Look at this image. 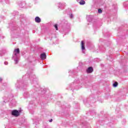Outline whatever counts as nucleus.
<instances>
[{
	"label": "nucleus",
	"instance_id": "1",
	"mask_svg": "<svg viewBox=\"0 0 128 128\" xmlns=\"http://www.w3.org/2000/svg\"><path fill=\"white\" fill-rule=\"evenodd\" d=\"M28 86V84L26 80H24V81L22 80H18L17 81V82L15 85L17 90H20L22 88L24 89L26 88V86Z\"/></svg>",
	"mask_w": 128,
	"mask_h": 128
},
{
	"label": "nucleus",
	"instance_id": "2",
	"mask_svg": "<svg viewBox=\"0 0 128 128\" xmlns=\"http://www.w3.org/2000/svg\"><path fill=\"white\" fill-rule=\"evenodd\" d=\"M29 78L32 84H33L34 86H36V88L35 90L38 92V79L36 77V75L32 74L30 75Z\"/></svg>",
	"mask_w": 128,
	"mask_h": 128
},
{
	"label": "nucleus",
	"instance_id": "3",
	"mask_svg": "<svg viewBox=\"0 0 128 128\" xmlns=\"http://www.w3.org/2000/svg\"><path fill=\"white\" fill-rule=\"evenodd\" d=\"M70 24L68 23L67 21H65L63 24V32H65V34L68 33L70 30Z\"/></svg>",
	"mask_w": 128,
	"mask_h": 128
},
{
	"label": "nucleus",
	"instance_id": "4",
	"mask_svg": "<svg viewBox=\"0 0 128 128\" xmlns=\"http://www.w3.org/2000/svg\"><path fill=\"white\" fill-rule=\"evenodd\" d=\"M20 112H22V110H14L11 111L12 116H18L20 114Z\"/></svg>",
	"mask_w": 128,
	"mask_h": 128
},
{
	"label": "nucleus",
	"instance_id": "5",
	"mask_svg": "<svg viewBox=\"0 0 128 128\" xmlns=\"http://www.w3.org/2000/svg\"><path fill=\"white\" fill-rule=\"evenodd\" d=\"M80 84V80H77L76 81H74V82L71 84L70 88H74L76 89L75 86H76V84Z\"/></svg>",
	"mask_w": 128,
	"mask_h": 128
},
{
	"label": "nucleus",
	"instance_id": "6",
	"mask_svg": "<svg viewBox=\"0 0 128 128\" xmlns=\"http://www.w3.org/2000/svg\"><path fill=\"white\" fill-rule=\"evenodd\" d=\"M8 52V50H6V48H2V50H0V56H2L4 54H6Z\"/></svg>",
	"mask_w": 128,
	"mask_h": 128
},
{
	"label": "nucleus",
	"instance_id": "7",
	"mask_svg": "<svg viewBox=\"0 0 128 128\" xmlns=\"http://www.w3.org/2000/svg\"><path fill=\"white\" fill-rule=\"evenodd\" d=\"M19 54H20V48H17L14 50L13 56H20Z\"/></svg>",
	"mask_w": 128,
	"mask_h": 128
},
{
	"label": "nucleus",
	"instance_id": "8",
	"mask_svg": "<svg viewBox=\"0 0 128 128\" xmlns=\"http://www.w3.org/2000/svg\"><path fill=\"white\" fill-rule=\"evenodd\" d=\"M81 48L82 52L86 54V47L84 46V41H82L81 42Z\"/></svg>",
	"mask_w": 128,
	"mask_h": 128
},
{
	"label": "nucleus",
	"instance_id": "9",
	"mask_svg": "<svg viewBox=\"0 0 128 128\" xmlns=\"http://www.w3.org/2000/svg\"><path fill=\"white\" fill-rule=\"evenodd\" d=\"M18 58H20V56H12V59L14 60L16 64H18Z\"/></svg>",
	"mask_w": 128,
	"mask_h": 128
},
{
	"label": "nucleus",
	"instance_id": "10",
	"mask_svg": "<svg viewBox=\"0 0 128 128\" xmlns=\"http://www.w3.org/2000/svg\"><path fill=\"white\" fill-rule=\"evenodd\" d=\"M40 58L41 60H44L46 58V54L45 52H43L40 54Z\"/></svg>",
	"mask_w": 128,
	"mask_h": 128
},
{
	"label": "nucleus",
	"instance_id": "11",
	"mask_svg": "<svg viewBox=\"0 0 128 128\" xmlns=\"http://www.w3.org/2000/svg\"><path fill=\"white\" fill-rule=\"evenodd\" d=\"M58 8L60 10H64V4L59 2L58 3Z\"/></svg>",
	"mask_w": 128,
	"mask_h": 128
},
{
	"label": "nucleus",
	"instance_id": "12",
	"mask_svg": "<svg viewBox=\"0 0 128 128\" xmlns=\"http://www.w3.org/2000/svg\"><path fill=\"white\" fill-rule=\"evenodd\" d=\"M68 73L70 74L69 76H73L74 74H76V72L75 70L69 71Z\"/></svg>",
	"mask_w": 128,
	"mask_h": 128
},
{
	"label": "nucleus",
	"instance_id": "13",
	"mask_svg": "<svg viewBox=\"0 0 128 128\" xmlns=\"http://www.w3.org/2000/svg\"><path fill=\"white\" fill-rule=\"evenodd\" d=\"M94 72V68L92 67H89L86 70V72L88 74H90Z\"/></svg>",
	"mask_w": 128,
	"mask_h": 128
},
{
	"label": "nucleus",
	"instance_id": "14",
	"mask_svg": "<svg viewBox=\"0 0 128 128\" xmlns=\"http://www.w3.org/2000/svg\"><path fill=\"white\" fill-rule=\"evenodd\" d=\"M35 22H37L38 24H40V22H42V20L40 19V17L36 16L35 18Z\"/></svg>",
	"mask_w": 128,
	"mask_h": 128
},
{
	"label": "nucleus",
	"instance_id": "15",
	"mask_svg": "<svg viewBox=\"0 0 128 128\" xmlns=\"http://www.w3.org/2000/svg\"><path fill=\"white\" fill-rule=\"evenodd\" d=\"M84 104H85L86 106H88V104H90V98H88L87 100H84Z\"/></svg>",
	"mask_w": 128,
	"mask_h": 128
},
{
	"label": "nucleus",
	"instance_id": "16",
	"mask_svg": "<svg viewBox=\"0 0 128 128\" xmlns=\"http://www.w3.org/2000/svg\"><path fill=\"white\" fill-rule=\"evenodd\" d=\"M98 2L100 6H103L104 4L103 0H98Z\"/></svg>",
	"mask_w": 128,
	"mask_h": 128
},
{
	"label": "nucleus",
	"instance_id": "17",
	"mask_svg": "<svg viewBox=\"0 0 128 128\" xmlns=\"http://www.w3.org/2000/svg\"><path fill=\"white\" fill-rule=\"evenodd\" d=\"M112 44V42L110 41H107L106 44H104L105 46H110V44Z\"/></svg>",
	"mask_w": 128,
	"mask_h": 128
},
{
	"label": "nucleus",
	"instance_id": "18",
	"mask_svg": "<svg viewBox=\"0 0 128 128\" xmlns=\"http://www.w3.org/2000/svg\"><path fill=\"white\" fill-rule=\"evenodd\" d=\"M87 20H88V22H92V16H89Z\"/></svg>",
	"mask_w": 128,
	"mask_h": 128
},
{
	"label": "nucleus",
	"instance_id": "19",
	"mask_svg": "<svg viewBox=\"0 0 128 128\" xmlns=\"http://www.w3.org/2000/svg\"><path fill=\"white\" fill-rule=\"evenodd\" d=\"M99 50L102 51V52H104L105 48H104V46H100Z\"/></svg>",
	"mask_w": 128,
	"mask_h": 128
},
{
	"label": "nucleus",
	"instance_id": "20",
	"mask_svg": "<svg viewBox=\"0 0 128 128\" xmlns=\"http://www.w3.org/2000/svg\"><path fill=\"white\" fill-rule=\"evenodd\" d=\"M86 4V2L84 0H81L80 2V6H84V4Z\"/></svg>",
	"mask_w": 128,
	"mask_h": 128
},
{
	"label": "nucleus",
	"instance_id": "21",
	"mask_svg": "<svg viewBox=\"0 0 128 128\" xmlns=\"http://www.w3.org/2000/svg\"><path fill=\"white\" fill-rule=\"evenodd\" d=\"M4 100V102H8L10 100V99L8 98H6V97L4 96L3 98Z\"/></svg>",
	"mask_w": 128,
	"mask_h": 128
},
{
	"label": "nucleus",
	"instance_id": "22",
	"mask_svg": "<svg viewBox=\"0 0 128 128\" xmlns=\"http://www.w3.org/2000/svg\"><path fill=\"white\" fill-rule=\"evenodd\" d=\"M12 24H14V23L12 22V20L10 23V27L12 28Z\"/></svg>",
	"mask_w": 128,
	"mask_h": 128
},
{
	"label": "nucleus",
	"instance_id": "23",
	"mask_svg": "<svg viewBox=\"0 0 128 128\" xmlns=\"http://www.w3.org/2000/svg\"><path fill=\"white\" fill-rule=\"evenodd\" d=\"M118 82H114V84H113V86L114 88H116V86H118Z\"/></svg>",
	"mask_w": 128,
	"mask_h": 128
},
{
	"label": "nucleus",
	"instance_id": "24",
	"mask_svg": "<svg viewBox=\"0 0 128 128\" xmlns=\"http://www.w3.org/2000/svg\"><path fill=\"white\" fill-rule=\"evenodd\" d=\"M13 16H18V12H13Z\"/></svg>",
	"mask_w": 128,
	"mask_h": 128
},
{
	"label": "nucleus",
	"instance_id": "25",
	"mask_svg": "<svg viewBox=\"0 0 128 128\" xmlns=\"http://www.w3.org/2000/svg\"><path fill=\"white\" fill-rule=\"evenodd\" d=\"M5 2L6 4H10V0H2V2Z\"/></svg>",
	"mask_w": 128,
	"mask_h": 128
},
{
	"label": "nucleus",
	"instance_id": "26",
	"mask_svg": "<svg viewBox=\"0 0 128 128\" xmlns=\"http://www.w3.org/2000/svg\"><path fill=\"white\" fill-rule=\"evenodd\" d=\"M24 96H26V98H28V92H25L24 93Z\"/></svg>",
	"mask_w": 128,
	"mask_h": 128
},
{
	"label": "nucleus",
	"instance_id": "27",
	"mask_svg": "<svg viewBox=\"0 0 128 128\" xmlns=\"http://www.w3.org/2000/svg\"><path fill=\"white\" fill-rule=\"evenodd\" d=\"M54 26L56 30H58V24H55L54 25Z\"/></svg>",
	"mask_w": 128,
	"mask_h": 128
},
{
	"label": "nucleus",
	"instance_id": "28",
	"mask_svg": "<svg viewBox=\"0 0 128 128\" xmlns=\"http://www.w3.org/2000/svg\"><path fill=\"white\" fill-rule=\"evenodd\" d=\"M98 14H102V9H98Z\"/></svg>",
	"mask_w": 128,
	"mask_h": 128
},
{
	"label": "nucleus",
	"instance_id": "29",
	"mask_svg": "<svg viewBox=\"0 0 128 128\" xmlns=\"http://www.w3.org/2000/svg\"><path fill=\"white\" fill-rule=\"evenodd\" d=\"M34 104V102H29V108H30V105L31 104Z\"/></svg>",
	"mask_w": 128,
	"mask_h": 128
},
{
	"label": "nucleus",
	"instance_id": "30",
	"mask_svg": "<svg viewBox=\"0 0 128 128\" xmlns=\"http://www.w3.org/2000/svg\"><path fill=\"white\" fill-rule=\"evenodd\" d=\"M4 64H5V66H8V62H4Z\"/></svg>",
	"mask_w": 128,
	"mask_h": 128
},
{
	"label": "nucleus",
	"instance_id": "31",
	"mask_svg": "<svg viewBox=\"0 0 128 128\" xmlns=\"http://www.w3.org/2000/svg\"><path fill=\"white\" fill-rule=\"evenodd\" d=\"M26 78H28V76H24L22 78V80H24V79Z\"/></svg>",
	"mask_w": 128,
	"mask_h": 128
},
{
	"label": "nucleus",
	"instance_id": "32",
	"mask_svg": "<svg viewBox=\"0 0 128 128\" xmlns=\"http://www.w3.org/2000/svg\"><path fill=\"white\" fill-rule=\"evenodd\" d=\"M70 18H74V15H72V14H71L70 16Z\"/></svg>",
	"mask_w": 128,
	"mask_h": 128
},
{
	"label": "nucleus",
	"instance_id": "33",
	"mask_svg": "<svg viewBox=\"0 0 128 128\" xmlns=\"http://www.w3.org/2000/svg\"><path fill=\"white\" fill-rule=\"evenodd\" d=\"M50 122H52V119H50V120H49Z\"/></svg>",
	"mask_w": 128,
	"mask_h": 128
},
{
	"label": "nucleus",
	"instance_id": "34",
	"mask_svg": "<svg viewBox=\"0 0 128 128\" xmlns=\"http://www.w3.org/2000/svg\"><path fill=\"white\" fill-rule=\"evenodd\" d=\"M0 82H2V78H0Z\"/></svg>",
	"mask_w": 128,
	"mask_h": 128
},
{
	"label": "nucleus",
	"instance_id": "35",
	"mask_svg": "<svg viewBox=\"0 0 128 128\" xmlns=\"http://www.w3.org/2000/svg\"><path fill=\"white\" fill-rule=\"evenodd\" d=\"M93 112H94V114H96V111H94V110H93Z\"/></svg>",
	"mask_w": 128,
	"mask_h": 128
},
{
	"label": "nucleus",
	"instance_id": "36",
	"mask_svg": "<svg viewBox=\"0 0 128 128\" xmlns=\"http://www.w3.org/2000/svg\"><path fill=\"white\" fill-rule=\"evenodd\" d=\"M30 112H31V114H34V112H32V110H30Z\"/></svg>",
	"mask_w": 128,
	"mask_h": 128
},
{
	"label": "nucleus",
	"instance_id": "37",
	"mask_svg": "<svg viewBox=\"0 0 128 128\" xmlns=\"http://www.w3.org/2000/svg\"><path fill=\"white\" fill-rule=\"evenodd\" d=\"M94 28H96V24H94Z\"/></svg>",
	"mask_w": 128,
	"mask_h": 128
},
{
	"label": "nucleus",
	"instance_id": "38",
	"mask_svg": "<svg viewBox=\"0 0 128 128\" xmlns=\"http://www.w3.org/2000/svg\"><path fill=\"white\" fill-rule=\"evenodd\" d=\"M90 102H94L91 101Z\"/></svg>",
	"mask_w": 128,
	"mask_h": 128
},
{
	"label": "nucleus",
	"instance_id": "39",
	"mask_svg": "<svg viewBox=\"0 0 128 128\" xmlns=\"http://www.w3.org/2000/svg\"><path fill=\"white\" fill-rule=\"evenodd\" d=\"M24 6H22V8H24Z\"/></svg>",
	"mask_w": 128,
	"mask_h": 128
},
{
	"label": "nucleus",
	"instance_id": "40",
	"mask_svg": "<svg viewBox=\"0 0 128 128\" xmlns=\"http://www.w3.org/2000/svg\"><path fill=\"white\" fill-rule=\"evenodd\" d=\"M56 44H58V42H56Z\"/></svg>",
	"mask_w": 128,
	"mask_h": 128
}]
</instances>
